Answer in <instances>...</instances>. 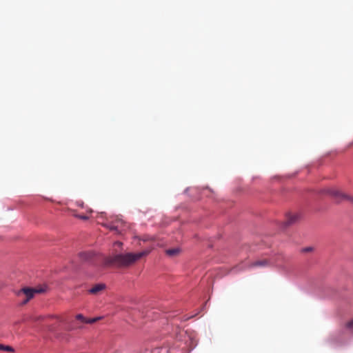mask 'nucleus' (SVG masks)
I'll list each match as a JSON object with an SVG mask.
<instances>
[{
	"label": "nucleus",
	"instance_id": "f257e3e1",
	"mask_svg": "<svg viewBox=\"0 0 353 353\" xmlns=\"http://www.w3.org/2000/svg\"><path fill=\"white\" fill-rule=\"evenodd\" d=\"M151 251L145 250L138 253H125L117 254L112 256L105 258V264L106 265H114L118 268H128L133 265L136 261L141 258L147 256Z\"/></svg>",
	"mask_w": 353,
	"mask_h": 353
},
{
	"label": "nucleus",
	"instance_id": "f03ea898",
	"mask_svg": "<svg viewBox=\"0 0 353 353\" xmlns=\"http://www.w3.org/2000/svg\"><path fill=\"white\" fill-rule=\"evenodd\" d=\"M326 193L332 196L337 201L345 200L353 203V196L347 194L336 188H328L326 190Z\"/></svg>",
	"mask_w": 353,
	"mask_h": 353
},
{
	"label": "nucleus",
	"instance_id": "7ed1b4c3",
	"mask_svg": "<svg viewBox=\"0 0 353 353\" xmlns=\"http://www.w3.org/2000/svg\"><path fill=\"white\" fill-rule=\"evenodd\" d=\"M41 292V290H37L30 288H23L18 292L17 295L19 296H21L22 294L25 295L26 296V299L23 301V304H26L32 298L34 297L36 293H39Z\"/></svg>",
	"mask_w": 353,
	"mask_h": 353
},
{
	"label": "nucleus",
	"instance_id": "20e7f679",
	"mask_svg": "<svg viewBox=\"0 0 353 353\" xmlns=\"http://www.w3.org/2000/svg\"><path fill=\"white\" fill-rule=\"evenodd\" d=\"M123 224L124 221L123 220L117 219L112 223H105L103 225L110 230L118 231Z\"/></svg>",
	"mask_w": 353,
	"mask_h": 353
},
{
	"label": "nucleus",
	"instance_id": "39448f33",
	"mask_svg": "<svg viewBox=\"0 0 353 353\" xmlns=\"http://www.w3.org/2000/svg\"><path fill=\"white\" fill-rule=\"evenodd\" d=\"M106 288L104 283H98L94 285L92 288L88 290L91 294L98 295L101 294Z\"/></svg>",
	"mask_w": 353,
	"mask_h": 353
},
{
	"label": "nucleus",
	"instance_id": "423d86ee",
	"mask_svg": "<svg viewBox=\"0 0 353 353\" xmlns=\"http://www.w3.org/2000/svg\"><path fill=\"white\" fill-rule=\"evenodd\" d=\"M94 256L92 252H81L79 254V257L82 261H90Z\"/></svg>",
	"mask_w": 353,
	"mask_h": 353
},
{
	"label": "nucleus",
	"instance_id": "0eeeda50",
	"mask_svg": "<svg viewBox=\"0 0 353 353\" xmlns=\"http://www.w3.org/2000/svg\"><path fill=\"white\" fill-rule=\"evenodd\" d=\"M270 265V261L267 259H261V260H257L253 263H252L249 267L254 268V267H265Z\"/></svg>",
	"mask_w": 353,
	"mask_h": 353
},
{
	"label": "nucleus",
	"instance_id": "6e6552de",
	"mask_svg": "<svg viewBox=\"0 0 353 353\" xmlns=\"http://www.w3.org/2000/svg\"><path fill=\"white\" fill-rule=\"evenodd\" d=\"M299 219V216L297 214H290L287 216L286 221L285 224L288 226L294 223H295Z\"/></svg>",
	"mask_w": 353,
	"mask_h": 353
},
{
	"label": "nucleus",
	"instance_id": "1a4fd4ad",
	"mask_svg": "<svg viewBox=\"0 0 353 353\" xmlns=\"http://www.w3.org/2000/svg\"><path fill=\"white\" fill-rule=\"evenodd\" d=\"M181 250L178 248L168 249L165 250V253L169 256H177L180 253Z\"/></svg>",
	"mask_w": 353,
	"mask_h": 353
},
{
	"label": "nucleus",
	"instance_id": "9d476101",
	"mask_svg": "<svg viewBox=\"0 0 353 353\" xmlns=\"http://www.w3.org/2000/svg\"><path fill=\"white\" fill-rule=\"evenodd\" d=\"M101 319H102V316H98V317L91 318V319L85 318V323L92 324V323H96L97 321H98L99 320H100Z\"/></svg>",
	"mask_w": 353,
	"mask_h": 353
},
{
	"label": "nucleus",
	"instance_id": "9b49d317",
	"mask_svg": "<svg viewBox=\"0 0 353 353\" xmlns=\"http://www.w3.org/2000/svg\"><path fill=\"white\" fill-rule=\"evenodd\" d=\"M0 350L8 351V352H13L14 350L11 346L5 345L3 344H0Z\"/></svg>",
	"mask_w": 353,
	"mask_h": 353
},
{
	"label": "nucleus",
	"instance_id": "f8f14e48",
	"mask_svg": "<svg viewBox=\"0 0 353 353\" xmlns=\"http://www.w3.org/2000/svg\"><path fill=\"white\" fill-rule=\"evenodd\" d=\"M141 240L143 241H154V236H149V235H143V237L141 238Z\"/></svg>",
	"mask_w": 353,
	"mask_h": 353
},
{
	"label": "nucleus",
	"instance_id": "ddd939ff",
	"mask_svg": "<svg viewBox=\"0 0 353 353\" xmlns=\"http://www.w3.org/2000/svg\"><path fill=\"white\" fill-rule=\"evenodd\" d=\"M345 327L353 333V319L346 323Z\"/></svg>",
	"mask_w": 353,
	"mask_h": 353
},
{
	"label": "nucleus",
	"instance_id": "4468645a",
	"mask_svg": "<svg viewBox=\"0 0 353 353\" xmlns=\"http://www.w3.org/2000/svg\"><path fill=\"white\" fill-rule=\"evenodd\" d=\"M76 319L81 321L82 323H85V318L81 314H79L76 316Z\"/></svg>",
	"mask_w": 353,
	"mask_h": 353
},
{
	"label": "nucleus",
	"instance_id": "2eb2a0df",
	"mask_svg": "<svg viewBox=\"0 0 353 353\" xmlns=\"http://www.w3.org/2000/svg\"><path fill=\"white\" fill-rule=\"evenodd\" d=\"M77 217L83 219V220H88L89 219L88 216L83 215V214H77L75 215Z\"/></svg>",
	"mask_w": 353,
	"mask_h": 353
},
{
	"label": "nucleus",
	"instance_id": "dca6fc26",
	"mask_svg": "<svg viewBox=\"0 0 353 353\" xmlns=\"http://www.w3.org/2000/svg\"><path fill=\"white\" fill-rule=\"evenodd\" d=\"M312 250H313V248L312 247H307L305 248H303L302 250V252H311Z\"/></svg>",
	"mask_w": 353,
	"mask_h": 353
},
{
	"label": "nucleus",
	"instance_id": "f3484780",
	"mask_svg": "<svg viewBox=\"0 0 353 353\" xmlns=\"http://www.w3.org/2000/svg\"><path fill=\"white\" fill-rule=\"evenodd\" d=\"M4 283L1 281H0V290L2 289L4 287Z\"/></svg>",
	"mask_w": 353,
	"mask_h": 353
},
{
	"label": "nucleus",
	"instance_id": "a211bd4d",
	"mask_svg": "<svg viewBox=\"0 0 353 353\" xmlns=\"http://www.w3.org/2000/svg\"><path fill=\"white\" fill-rule=\"evenodd\" d=\"M236 268H238V269H239V270H242V268H239V266H238V267H236Z\"/></svg>",
	"mask_w": 353,
	"mask_h": 353
},
{
	"label": "nucleus",
	"instance_id": "6ab92c4d",
	"mask_svg": "<svg viewBox=\"0 0 353 353\" xmlns=\"http://www.w3.org/2000/svg\"><path fill=\"white\" fill-rule=\"evenodd\" d=\"M116 243L118 244V245H121V242H117Z\"/></svg>",
	"mask_w": 353,
	"mask_h": 353
}]
</instances>
